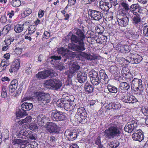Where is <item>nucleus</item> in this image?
I'll list each match as a JSON object with an SVG mask.
<instances>
[{"label": "nucleus", "instance_id": "1", "mask_svg": "<svg viewBox=\"0 0 148 148\" xmlns=\"http://www.w3.org/2000/svg\"><path fill=\"white\" fill-rule=\"evenodd\" d=\"M73 31L74 33L77 35L78 37L73 34L71 36V39L72 43L69 44V49L77 52L85 50L86 48L83 42V40L85 37V35L80 29H75Z\"/></svg>", "mask_w": 148, "mask_h": 148}, {"label": "nucleus", "instance_id": "2", "mask_svg": "<svg viewBox=\"0 0 148 148\" xmlns=\"http://www.w3.org/2000/svg\"><path fill=\"white\" fill-rule=\"evenodd\" d=\"M105 135L109 138H116L120 136L121 130L115 124H111V126L104 131Z\"/></svg>", "mask_w": 148, "mask_h": 148}, {"label": "nucleus", "instance_id": "3", "mask_svg": "<svg viewBox=\"0 0 148 148\" xmlns=\"http://www.w3.org/2000/svg\"><path fill=\"white\" fill-rule=\"evenodd\" d=\"M36 96L37 97L38 99L40 104L42 107L49 103L50 100V97L49 94L43 93L41 92H36Z\"/></svg>", "mask_w": 148, "mask_h": 148}, {"label": "nucleus", "instance_id": "4", "mask_svg": "<svg viewBox=\"0 0 148 148\" xmlns=\"http://www.w3.org/2000/svg\"><path fill=\"white\" fill-rule=\"evenodd\" d=\"M44 84L45 86H50L55 90L60 88L62 86L60 81L56 78H51L46 80L44 81Z\"/></svg>", "mask_w": 148, "mask_h": 148}, {"label": "nucleus", "instance_id": "5", "mask_svg": "<svg viewBox=\"0 0 148 148\" xmlns=\"http://www.w3.org/2000/svg\"><path fill=\"white\" fill-rule=\"evenodd\" d=\"M51 116L52 120L56 121H64L66 119L65 113L57 110H55L51 112Z\"/></svg>", "mask_w": 148, "mask_h": 148}, {"label": "nucleus", "instance_id": "6", "mask_svg": "<svg viewBox=\"0 0 148 148\" xmlns=\"http://www.w3.org/2000/svg\"><path fill=\"white\" fill-rule=\"evenodd\" d=\"M45 127L47 132L50 133H56L58 132L60 127L56 123L51 122H48L46 124Z\"/></svg>", "mask_w": 148, "mask_h": 148}, {"label": "nucleus", "instance_id": "7", "mask_svg": "<svg viewBox=\"0 0 148 148\" xmlns=\"http://www.w3.org/2000/svg\"><path fill=\"white\" fill-rule=\"evenodd\" d=\"M77 114L80 116L81 119H79V123L84 124L87 122V114L86 110L83 107H81L78 109Z\"/></svg>", "mask_w": 148, "mask_h": 148}, {"label": "nucleus", "instance_id": "8", "mask_svg": "<svg viewBox=\"0 0 148 148\" xmlns=\"http://www.w3.org/2000/svg\"><path fill=\"white\" fill-rule=\"evenodd\" d=\"M53 73L52 70H45L38 72L36 75V76L39 79H45L49 76H52L53 75Z\"/></svg>", "mask_w": 148, "mask_h": 148}, {"label": "nucleus", "instance_id": "9", "mask_svg": "<svg viewBox=\"0 0 148 148\" xmlns=\"http://www.w3.org/2000/svg\"><path fill=\"white\" fill-rule=\"evenodd\" d=\"M137 126V123L135 121L129 122L124 127V130L129 133H131L133 131L134 132V131L136 130Z\"/></svg>", "mask_w": 148, "mask_h": 148}, {"label": "nucleus", "instance_id": "10", "mask_svg": "<svg viewBox=\"0 0 148 148\" xmlns=\"http://www.w3.org/2000/svg\"><path fill=\"white\" fill-rule=\"evenodd\" d=\"M132 137L134 140L140 142L144 138L143 132L141 130H136L134 131V133L132 134Z\"/></svg>", "mask_w": 148, "mask_h": 148}, {"label": "nucleus", "instance_id": "11", "mask_svg": "<svg viewBox=\"0 0 148 148\" xmlns=\"http://www.w3.org/2000/svg\"><path fill=\"white\" fill-rule=\"evenodd\" d=\"M89 14L94 20L97 21H99L102 18V13L96 10H90Z\"/></svg>", "mask_w": 148, "mask_h": 148}, {"label": "nucleus", "instance_id": "12", "mask_svg": "<svg viewBox=\"0 0 148 148\" xmlns=\"http://www.w3.org/2000/svg\"><path fill=\"white\" fill-rule=\"evenodd\" d=\"M100 8L103 11L108 12L110 8L112 6V4L106 2L105 1H101L100 2Z\"/></svg>", "mask_w": 148, "mask_h": 148}, {"label": "nucleus", "instance_id": "13", "mask_svg": "<svg viewBox=\"0 0 148 148\" xmlns=\"http://www.w3.org/2000/svg\"><path fill=\"white\" fill-rule=\"evenodd\" d=\"M75 56V52L69 51L68 49L67 51L66 52L64 55H62V60L64 62H66L67 59H71L74 58Z\"/></svg>", "mask_w": 148, "mask_h": 148}, {"label": "nucleus", "instance_id": "14", "mask_svg": "<svg viewBox=\"0 0 148 148\" xmlns=\"http://www.w3.org/2000/svg\"><path fill=\"white\" fill-rule=\"evenodd\" d=\"M132 86L135 87L136 89H139L142 87V81L141 79L134 78L132 81Z\"/></svg>", "mask_w": 148, "mask_h": 148}, {"label": "nucleus", "instance_id": "15", "mask_svg": "<svg viewBox=\"0 0 148 148\" xmlns=\"http://www.w3.org/2000/svg\"><path fill=\"white\" fill-rule=\"evenodd\" d=\"M87 74L86 73L79 71L77 74V79L81 83H84L87 79Z\"/></svg>", "mask_w": 148, "mask_h": 148}, {"label": "nucleus", "instance_id": "16", "mask_svg": "<svg viewBox=\"0 0 148 148\" xmlns=\"http://www.w3.org/2000/svg\"><path fill=\"white\" fill-rule=\"evenodd\" d=\"M129 17L127 16H124L121 18H118L117 21L119 25L123 27H125L128 23Z\"/></svg>", "mask_w": 148, "mask_h": 148}, {"label": "nucleus", "instance_id": "17", "mask_svg": "<svg viewBox=\"0 0 148 148\" xmlns=\"http://www.w3.org/2000/svg\"><path fill=\"white\" fill-rule=\"evenodd\" d=\"M20 66V60L19 59H16L13 63L11 66V68L9 70L10 72L12 73L13 71H17Z\"/></svg>", "mask_w": 148, "mask_h": 148}, {"label": "nucleus", "instance_id": "18", "mask_svg": "<svg viewBox=\"0 0 148 148\" xmlns=\"http://www.w3.org/2000/svg\"><path fill=\"white\" fill-rule=\"evenodd\" d=\"M79 60L82 61H85V59L91 60L93 59L92 56L90 54H88L84 52H81L79 56Z\"/></svg>", "mask_w": 148, "mask_h": 148}, {"label": "nucleus", "instance_id": "19", "mask_svg": "<svg viewBox=\"0 0 148 148\" xmlns=\"http://www.w3.org/2000/svg\"><path fill=\"white\" fill-rule=\"evenodd\" d=\"M65 95L62 96V97L60 100V101H58L57 102V106L59 107L62 108L64 107V105L66 102H67L70 100L69 97L68 96H66L65 97Z\"/></svg>", "mask_w": 148, "mask_h": 148}, {"label": "nucleus", "instance_id": "20", "mask_svg": "<svg viewBox=\"0 0 148 148\" xmlns=\"http://www.w3.org/2000/svg\"><path fill=\"white\" fill-rule=\"evenodd\" d=\"M33 106L31 103L25 102L22 104L21 107L22 110L26 112L27 111L31 110Z\"/></svg>", "mask_w": 148, "mask_h": 148}, {"label": "nucleus", "instance_id": "21", "mask_svg": "<svg viewBox=\"0 0 148 148\" xmlns=\"http://www.w3.org/2000/svg\"><path fill=\"white\" fill-rule=\"evenodd\" d=\"M127 29V32L129 34V36L134 39L138 38L140 35L141 33V30L140 29H138L136 33L134 32L133 30L130 29L129 28H128Z\"/></svg>", "mask_w": 148, "mask_h": 148}, {"label": "nucleus", "instance_id": "22", "mask_svg": "<svg viewBox=\"0 0 148 148\" xmlns=\"http://www.w3.org/2000/svg\"><path fill=\"white\" fill-rule=\"evenodd\" d=\"M65 135L67 136V138L69 141H73L75 140L77 137V133L75 132H66L65 133Z\"/></svg>", "mask_w": 148, "mask_h": 148}, {"label": "nucleus", "instance_id": "23", "mask_svg": "<svg viewBox=\"0 0 148 148\" xmlns=\"http://www.w3.org/2000/svg\"><path fill=\"white\" fill-rule=\"evenodd\" d=\"M18 85V82L16 79L13 80L9 87V90L11 92H14L17 88Z\"/></svg>", "mask_w": 148, "mask_h": 148}, {"label": "nucleus", "instance_id": "24", "mask_svg": "<svg viewBox=\"0 0 148 148\" xmlns=\"http://www.w3.org/2000/svg\"><path fill=\"white\" fill-rule=\"evenodd\" d=\"M99 73L100 78L103 80L102 81L103 82V83L108 84L109 80L107 75L105 73V70H100Z\"/></svg>", "mask_w": 148, "mask_h": 148}, {"label": "nucleus", "instance_id": "25", "mask_svg": "<svg viewBox=\"0 0 148 148\" xmlns=\"http://www.w3.org/2000/svg\"><path fill=\"white\" fill-rule=\"evenodd\" d=\"M29 131L25 129H22L17 134V136L19 138L26 139L27 136L28 134V132Z\"/></svg>", "mask_w": 148, "mask_h": 148}, {"label": "nucleus", "instance_id": "26", "mask_svg": "<svg viewBox=\"0 0 148 148\" xmlns=\"http://www.w3.org/2000/svg\"><path fill=\"white\" fill-rule=\"evenodd\" d=\"M130 10H132L136 14L138 12L141 13L142 12L140 7L138 4H134L131 5L130 7Z\"/></svg>", "mask_w": 148, "mask_h": 148}, {"label": "nucleus", "instance_id": "27", "mask_svg": "<svg viewBox=\"0 0 148 148\" xmlns=\"http://www.w3.org/2000/svg\"><path fill=\"white\" fill-rule=\"evenodd\" d=\"M133 56L130 57V62L132 63L137 64L141 62L142 60V58L139 55H136L135 56L134 55H133Z\"/></svg>", "mask_w": 148, "mask_h": 148}, {"label": "nucleus", "instance_id": "28", "mask_svg": "<svg viewBox=\"0 0 148 148\" xmlns=\"http://www.w3.org/2000/svg\"><path fill=\"white\" fill-rule=\"evenodd\" d=\"M71 63L72 64L70 72L72 74H73L79 69L80 66L77 63L73 62V63Z\"/></svg>", "mask_w": 148, "mask_h": 148}, {"label": "nucleus", "instance_id": "29", "mask_svg": "<svg viewBox=\"0 0 148 148\" xmlns=\"http://www.w3.org/2000/svg\"><path fill=\"white\" fill-rule=\"evenodd\" d=\"M32 119V117L31 116H27L25 119L21 120L18 121V123L20 125H25L30 123Z\"/></svg>", "mask_w": 148, "mask_h": 148}, {"label": "nucleus", "instance_id": "30", "mask_svg": "<svg viewBox=\"0 0 148 148\" xmlns=\"http://www.w3.org/2000/svg\"><path fill=\"white\" fill-rule=\"evenodd\" d=\"M130 87V85L126 82H121L119 84V88L123 90H128Z\"/></svg>", "mask_w": 148, "mask_h": 148}, {"label": "nucleus", "instance_id": "31", "mask_svg": "<svg viewBox=\"0 0 148 148\" xmlns=\"http://www.w3.org/2000/svg\"><path fill=\"white\" fill-rule=\"evenodd\" d=\"M70 100L66 102L64 105V109L68 111H71L73 109V107L72 106V103H71V99L69 98ZM73 103V101H71Z\"/></svg>", "mask_w": 148, "mask_h": 148}, {"label": "nucleus", "instance_id": "32", "mask_svg": "<svg viewBox=\"0 0 148 148\" xmlns=\"http://www.w3.org/2000/svg\"><path fill=\"white\" fill-rule=\"evenodd\" d=\"M121 5L123 7V8L121 11V14H125L127 11L130 10V6L126 2H122L121 3Z\"/></svg>", "mask_w": 148, "mask_h": 148}, {"label": "nucleus", "instance_id": "33", "mask_svg": "<svg viewBox=\"0 0 148 148\" xmlns=\"http://www.w3.org/2000/svg\"><path fill=\"white\" fill-rule=\"evenodd\" d=\"M84 89L88 93H91L93 90V87L90 84L86 83L84 86Z\"/></svg>", "mask_w": 148, "mask_h": 148}, {"label": "nucleus", "instance_id": "34", "mask_svg": "<svg viewBox=\"0 0 148 148\" xmlns=\"http://www.w3.org/2000/svg\"><path fill=\"white\" fill-rule=\"evenodd\" d=\"M141 21V19L140 17L137 16H135L132 18V23L136 26L140 24Z\"/></svg>", "mask_w": 148, "mask_h": 148}, {"label": "nucleus", "instance_id": "35", "mask_svg": "<svg viewBox=\"0 0 148 148\" xmlns=\"http://www.w3.org/2000/svg\"><path fill=\"white\" fill-rule=\"evenodd\" d=\"M24 25V24L16 25L14 27V31L17 33L21 32L23 30Z\"/></svg>", "mask_w": 148, "mask_h": 148}, {"label": "nucleus", "instance_id": "36", "mask_svg": "<svg viewBox=\"0 0 148 148\" xmlns=\"http://www.w3.org/2000/svg\"><path fill=\"white\" fill-rule=\"evenodd\" d=\"M28 132V134L27 136L26 139L31 140H35L36 139L37 136L35 133L30 131Z\"/></svg>", "mask_w": 148, "mask_h": 148}, {"label": "nucleus", "instance_id": "37", "mask_svg": "<svg viewBox=\"0 0 148 148\" xmlns=\"http://www.w3.org/2000/svg\"><path fill=\"white\" fill-rule=\"evenodd\" d=\"M107 87L108 90L110 92L116 93L117 92V88L114 86L109 84Z\"/></svg>", "mask_w": 148, "mask_h": 148}, {"label": "nucleus", "instance_id": "38", "mask_svg": "<svg viewBox=\"0 0 148 148\" xmlns=\"http://www.w3.org/2000/svg\"><path fill=\"white\" fill-rule=\"evenodd\" d=\"M27 114V113L21 110V108L16 113V115L17 117L21 118L26 116Z\"/></svg>", "mask_w": 148, "mask_h": 148}, {"label": "nucleus", "instance_id": "39", "mask_svg": "<svg viewBox=\"0 0 148 148\" xmlns=\"http://www.w3.org/2000/svg\"><path fill=\"white\" fill-rule=\"evenodd\" d=\"M11 26L10 25H7L5 26L2 30V34L4 35L7 34L11 29Z\"/></svg>", "mask_w": 148, "mask_h": 148}, {"label": "nucleus", "instance_id": "40", "mask_svg": "<svg viewBox=\"0 0 148 148\" xmlns=\"http://www.w3.org/2000/svg\"><path fill=\"white\" fill-rule=\"evenodd\" d=\"M121 14L123 16H127L128 17H129V18H131L133 17L134 15L136 14L134 13V12H133L132 11V10H129L127 11L125 14Z\"/></svg>", "mask_w": 148, "mask_h": 148}, {"label": "nucleus", "instance_id": "41", "mask_svg": "<svg viewBox=\"0 0 148 148\" xmlns=\"http://www.w3.org/2000/svg\"><path fill=\"white\" fill-rule=\"evenodd\" d=\"M98 38L99 40V43L103 44L107 41V37L106 36L102 35L99 36Z\"/></svg>", "mask_w": 148, "mask_h": 148}, {"label": "nucleus", "instance_id": "42", "mask_svg": "<svg viewBox=\"0 0 148 148\" xmlns=\"http://www.w3.org/2000/svg\"><path fill=\"white\" fill-rule=\"evenodd\" d=\"M21 4V3L20 0H12V5L14 7H18Z\"/></svg>", "mask_w": 148, "mask_h": 148}, {"label": "nucleus", "instance_id": "43", "mask_svg": "<svg viewBox=\"0 0 148 148\" xmlns=\"http://www.w3.org/2000/svg\"><path fill=\"white\" fill-rule=\"evenodd\" d=\"M91 82L92 84L95 86H98L100 83H101L99 77L95 79H92L91 81Z\"/></svg>", "mask_w": 148, "mask_h": 148}, {"label": "nucleus", "instance_id": "44", "mask_svg": "<svg viewBox=\"0 0 148 148\" xmlns=\"http://www.w3.org/2000/svg\"><path fill=\"white\" fill-rule=\"evenodd\" d=\"M29 128L30 130L34 131L37 130L38 128L37 124L34 123H31L29 125Z\"/></svg>", "mask_w": 148, "mask_h": 148}, {"label": "nucleus", "instance_id": "45", "mask_svg": "<svg viewBox=\"0 0 148 148\" xmlns=\"http://www.w3.org/2000/svg\"><path fill=\"white\" fill-rule=\"evenodd\" d=\"M24 140L19 139H16L12 140V143L13 145H21L22 143H23Z\"/></svg>", "mask_w": 148, "mask_h": 148}, {"label": "nucleus", "instance_id": "46", "mask_svg": "<svg viewBox=\"0 0 148 148\" xmlns=\"http://www.w3.org/2000/svg\"><path fill=\"white\" fill-rule=\"evenodd\" d=\"M67 49L64 47L58 48L57 49L58 53L59 54L64 55L67 51Z\"/></svg>", "mask_w": 148, "mask_h": 148}, {"label": "nucleus", "instance_id": "47", "mask_svg": "<svg viewBox=\"0 0 148 148\" xmlns=\"http://www.w3.org/2000/svg\"><path fill=\"white\" fill-rule=\"evenodd\" d=\"M90 77L92 79H95L98 77L97 72L95 71H90L89 73Z\"/></svg>", "mask_w": 148, "mask_h": 148}, {"label": "nucleus", "instance_id": "48", "mask_svg": "<svg viewBox=\"0 0 148 148\" xmlns=\"http://www.w3.org/2000/svg\"><path fill=\"white\" fill-rule=\"evenodd\" d=\"M36 30L35 26L34 25H31L28 28V33L31 34Z\"/></svg>", "mask_w": 148, "mask_h": 148}, {"label": "nucleus", "instance_id": "49", "mask_svg": "<svg viewBox=\"0 0 148 148\" xmlns=\"http://www.w3.org/2000/svg\"><path fill=\"white\" fill-rule=\"evenodd\" d=\"M129 103H136L138 101L137 99L135 98V97L132 95H131L129 96Z\"/></svg>", "mask_w": 148, "mask_h": 148}, {"label": "nucleus", "instance_id": "50", "mask_svg": "<svg viewBox=\"0 0 148 148\" xmlns=\"http://www.w3.org/2000/svg\"><path fill=\"white\" fill-rule=\"evenodd\" d=\"M14 39L10 37L6 38L4 42L6 45H9L10 44L11 42L14 40Z\"/></svg>", "mask_w": 148, "mask_h": 148}, {"label": "nucleus", "instance_id": "51", "mask_svg": "<svg viewBox=\"0 0 148 148\" xmlns=\"http://www.w3.org/2000/svg\"><path fill=\"white\" fill-rule=\"evenodd\" d=\"M119 142L115 140L112 142L111 144L110 145V146L112 148H116L119 146Z\"/></svg>", "mask_w": 148, "mask_h": 148}, {"label": "nucleus", "instance_id": "52", "mask_svg": "<svg viewBox=\"0 0 148 148\" xmlns=\"http://www.w3.org/2000/svg\"><path fill=\"white\" fill-rule=\"evenodd\" d=\"M141 111L143 114L146 116H148V107L147 106L143 107Z\"/></svg>", "mask_w": 148, "mask_h": 148}, {"label": "nucleus", "instance_id": "53", "mask_svg": "<svg viewBox=\"0 0 148 148\" xmlns=\"http://www.w3.org/2000/svg\"><path fill=\"white\" fill-rule=\"evenodd\" d=\"M62 55H61L60 56H51V58L56 60H62V59H64L62 57Z\"/></svg>", "mask_w": 148, "mask_h": 148}, {"label": "nucleus", "instance_id": "54", "mask_svg": "<svg viewBox=\"0 0 148 148\" xmlns=\"http://www.w3.org/2000/svg\"><path fill=\"white\" fill-rule=\"evenodd\" d=\"M1 96L3 98H6L7 96L6 89L4 86H3L2 88Z\"/></svg>", "mask_w": 148, "mask_h": 148}, {"label": "nucleus", "instance_id": "55", "mask_svg": "<svg viewBox=\"0 0 148 148\" xmlns=\"http://www.w3.org/2000/svg\"><path fill=\"white\" fill-rule=\"evenodd\" d=\"M123 48L124 50H123V49H122V52L125 53H128L130 51L129 47L127 45H123Z\"/></svg>", "mask_w": 148, "mask_h": 148}, {"label": "nucleus", "instance_id": "56", "mask_svg": "<svg viewBox=\"0 0 148 148\" xmlns=\"http://www.w3.org/2000/svg\"><path fill=\"white\" fill-rule=\"evenodd\" d=\"M76 0H68V4L65 7V8H67L69 6L74 5L75 3Z\"/></svg>", "mask_w": 148, "mask_h": 148}, {"label": "nucleus", "instance_id": "57", "mask_svg": "<svg viewBox=\"0 0 148 148\" xmlns=\"http://www.w3.org/2000/svg\"><path fill=\"white\" fill-rule=\"evenodd\" d=\"M143 33L145 36H148V26H144Z\"/></svg>", "mask_w": 148, "mask_h": 148}, {"label": "nucleus", "instance_id": "58", "mask_svg": "<svg viewBox=\"0 0 148 148\" xmlns=\"http://www.w3.org/2000/svg\"><path fill=\"white\" fill-rule=\"evenodd\" d=\"M22 125H20L18 123H16L12 127V128L14 129L16 131L18 130H19L21 127V126Z\"/></svg>", "mask_w": 148, "mask_h": 148}, {"label": "nucleus", "instance_id": "59", "mask_svg": "<svg viewBox=\"0 0 148 148\" xmlns=\"http://www.w3.org/2000/svg\"><path fill=\"white\" fill-rule=\"evenodd\" d=\"M48 139L50 142L53 143H54L56 140V137L52 136H50Z\"/></svg>", "mask_w": 148, "mask_h": 148}, {"label": "nucleus", "instance_id": "60", "mask_svg": "<svg viewBox=\"0 0 148 148\" xmlns=\"http://www.w3.org/2000/svg\"><path fill=\"white\" fill-rule=\"evenodd\" d=\"M15 53L17 55H20L21 53L22 49L21 48H16L15 50Z\"/></svg>", "mask_w": 148, "mask_h": 148}, {"label": "nucleus", "instance_id": "61", "mask_svg": "<svg viewBox=\"0 0 148 148\" xmlns=\"http://www.w3.org/2000/svg\"><path fill=\"white\" fill-rule=\"evenodd\" d=\"M129 96H124V97L122 99V100L123 101H124L125 103H129Z\"/></svg>", "mask_w": 148, "mask_h": 148}, {"label": "nucleus", "instance_id": "62", "mask_svg": "<svg viewBox=\"0 0 148 148\" xmlns=\"http://www.w3.org/2000/svg\"><path fill=\"white\" fill-rule=\"evenodd\" d=\"M114 109H118L121 107V105L119 103H114Z\"/></svg>", "mask_w": 148, "mask_h": 148}, {"label": "nucleus", "instance_id": "63", "mask_svg": "<svg viewBox=\"0 0 148 148\" xmlns=\"http://www.w3.org/2000/svg\"><path fill=\"white\" fill-rule=\"evenodd\" d=\"M45 12L42 10H40L38 13V16L40 18H41L43 16Z\"/></svg>", "mask_w": 148, "mask_h": 148}, {"label": "nucleus", "instance_id": "64", "mask_svg": "<svg viewBox=\"0 0 148 148\" xmlns=\"http://www.w3.org/2000/svg\"><path fill=\"white\" fill-rule=\"evenodd\" d=\"M42 116V115H39L38 116L37 118V120L38 122H44L43 120L44 119V118H43Z\"/></svg>", "mask_w": 148, "mask_h": 148}]
</instances>
